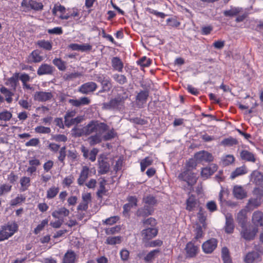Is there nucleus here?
<instances>
[{
	"label": "nucleus",
	"mask_w": 263,
	"mask_h": 263,
	"mask_svg": "<svg viewBox=\"0 0 263 263\" xmlns=\"http://www.w3.org/2000/svg\"><path fill=\"white\" fill-rule=\"evenodd\" d=\"M112 78L117 83L120 85H123L127 82V79L124 74L115 73L112 76Z\"/></svg>",
	"instance_id": "nucleus-47"
},
{
	"label": "nucleus",
	"mask_w": 263,
	"mask_h": 263,
	"mask_svg": "<svg viewBox=\"0 0 263 263\" xmlns=\"http://www.w3.org/2000/svg\"><path fill=\"white\" fill-rule=\"evenodd\" d=\"M125 99L121 95H118L115 98L111 99L108 102L103 104V108L105 109H119L124 103Z\"/></svg>",
	"instance_id": "nucleus-5"
},
{
	"label": "nucleus",
	"mask_w": 263,
	"mask_h": 263,
	"mask_svg": "<svg viewBox=\"0 0 263 263\" xmlns=\"http://www.w3.org/2000/svg\"><path fill=\"white\" fill-rule=\"evenodd\" d=\"M249 178L250 182L256 186L263 189V173L258 170H254L252 172Z\"/></svg>",
	"instance_id": "nucleus-7"
},
{
	"label": "nucleus",
	"mask_w": 263,
	"mask_h": 263,
	"mask_svg": "<svg viewBox=\"0 0 263 263\" xmlns=\"http://www.w3.org/2000/svg\"><path fill=\"white\" fill-rule=\"evenodd\" d=\"M122 242V237L120 236L108 237L105 243L109 245H115L120 244Z\"/></svg>",
	"instance_id": "nucleus-44"
},
{
	"label": "nucleus",
	"mask_w": 263,
	"mask_h": 263,
	"mask_svg": "<svg viewBox=\"0 0 263 263\" xmlns=\"http://www.w3.org/2000/svg\"><path fill=\"white\" fill-rule=\"evenodd\" d=\"M121 230V227L120 226H116L115 227H113L108 229H107L105 231L106 234L107 235H112L118 233Z\"/></svg>",
	"instance_id": "nucleus-62"
},
{
	"label": "nucleus",
	"mask_w": 263,
	"mask_h": 263,
	"mask_svg": "<svg viewBox=\"0 0 263 263\" xmlns=\"http://www.w3.org/2000/svg\"><path fill=\"white\" fill-rule=\"evenodd\" d=\"M72 134L73 136L76 137H79L83 135H85V127L83 128H79L77 127H74L71 130Z\"/></svg>",
	"instance_id": "nucleus-52"
},
{
	"label": "nucleus",
	"mask_w": 263,
	"mask_h": 263,
	"mask_svg": "<svg viewBox=\"0 0 263 263\" xmlns=\"http://www.w3.org/2000/svg\"><path fill=\"white\" fill-rule=\"evenodd\" d=\"M240 156L242 160L255 162L256 161V158L254 154L252 153L247 151V150H242L240 153Z\"/></svg>",
	"instance_id": "nucleus-30"
},
{
	"label": "nucleus",
	"mask_w": 263,
	"mask_h": 263,
	"mask_svg": "<svg viewBox=\"0 0 263 263\" xmlns=\"http://www.w3.org/2000/svg\"><path fill=\"white\" fill-rule=\"evenodd\" d=\"M105 132H100L95 135L91 136L88 138V141L91 146H93L101 142L102 140V134Z\"/></svg>",
	"instance_id": "nucleus-27"
},
{
	"label": "nucleus",
	"mask_w": 263,
	"mask_h": 263,
	"mask_svg": "<svg viewBox=\"0 0 263 263\" xmlns=\"http://www.w3.org/2000/svg\"><path fill=\"white\" fill-rule=\"evenodd\" d=\"M252 194L255 197L259 198L262 199L263 197V189L256 186L252 191Z\"/></svg>",
	"instance_id": "nucleus-58"
},
{
	"label": "nucleus",
	"mask_w": 263,
	"mask_h": 263,
	"mask_svg": "<svg viewBox=\"0 0 263 263\" xmlns=\"http://www.w3.org/2000/svg\"><path fill=\"white\" fill-rule=\"evenodd\" d=\"M76 259V254L72 250H68L64 254L62 263H74Z\"/></svg>",
	"instance_id": "nucleus-28"
},
{
	"label": "nucleus",
	"mask_w": 263,
	"mask_h": 263,
	"mask_svg": "<svg viewBox=\"0 0 263 263\" xmlns=\"http://www.w3.org/2000/svg\"><path fill=\"white\" fill-rule=\"evenodd\" d=\"M142 202L143 207L140 208L137 212L138 216L147 217L153 214L155 211V207L158 204V200L155 196L152 195H147L143 197Z\"/></svg>",
	"instance_id": "nucleus-1"
},
{
	"label": "nucleus",
	"mask_w": 263,
	"mask_h": 263,
	"mask_svg": "<svg viewBox=\"0 0 263 263\" xmlns=\"http://www.w3.org/2000/svg\"><path fill=\"white\" fill-rule=\"evenodd\" d=\"M235 160L234 157L232 155H228L222 159L223 164L224 165H229L234 162Z\"/></svg>",
	"instance_id": "nucleus-61"
},
{
	"label": "nucleus",
	"mask_w": 263,
	"mask_h": 263,
	"mask_svg": "<svg viewBox=\"0 0 263 263\" xmlns=\"http://www.w3.org/2000/svg\"><path fill=\"white\" fill-rule=\"evenodd\" d=\"M252 222L257 227H263V212L260 211H255L252 215Z\"/></svg>",
	"instance_id": "nucleus-21"
},
{
	"label": "nucleus",
	"mask_w": 263,
	"mask_h": 263,
	"mask_svg": "<svg viewBox=\"0 0 263 263\" xmlns=\"http://www.w3.org/2000/svg\"><path fill=\"white\" fill-rule=\"evenodd\" d=\"M12 189V185L8 183H4L0 185V196H3L9 193Z\"/></svg>",
	"instance_id": "nucleus-50"
},
{
	"label": "nucleus",
	"mask_w": 263,
	"mask_h": 263,
	"mask_svg": "<svg viewBox=\"0 0 263 263\" xmlns=\"http://www.w3.org/2000/svg\"><path fill=\"white\" fill-rule=\"evenodd\" d=\"M85 127V135H89L96 132H106L108 129V126L105 123L99 122L98 121H91Z\"/></svg>",
	"instance_id": "nucleus-3"
},
{
	"label": "nucleus",
	"mask_w": 263,
	"mask_h": 263,
	"mask_svg": "<svg viewBox=\"0 0 263 263\" xmlns=\"http://www.w3.org/2000/svg\"><path fill=\"white\" fill-rule=\"evenodd\" d=\"M178 178L180 181L185 182L189 186L194 185L198 180L196 173L191 170L183 169L178 175Z\"/></svg>",
	"instance_id": "nucleus-4"
},
{
	"label": "nucleus",
	"mask_w": 263,
	"mask_h": 263,
	"mask_svg": "<svg viewBox=\"0 0 263 263\" xmlns=\"http://www.w3.org/2000/svg\"><path fill=\"white\" fill-rule=\"evenodd\" d=\"M260 258L259 254L255 251L248 253L244 258L245 263H254V262Z\"/></svg>",
	"instance_id": "nucleus-32"
},
{
	"label": "nucleus",
	"mask_w": 263,
	"mask_h": 263,
	"mask_svg": "<svg viewBox=\"0 0 263 263\" xmlns=\"http://www.w3.org/2000/svg\"><path fill=\"white\" fill-rule=\"evenodd\" d=\"M158 233V230L156 228H147L141 231V235L144 241L149 240L155 237Z\"/></svg>",
	"instance_id": "nucleus-12"
},
{
	"label": "nucleus",
	"mask_w": 263,
	"mask_h": 263,
	"mask_svg": "<svg viewBox=\"0 0 263 263\" xmlns=\"http://www.w3.org/2000/svg\"><path fill=\"white\" fill-rule=\"evenodd\" d=\"M247 221L246 211L245 210H240L237 215V221L243 228Z\"/></svg>",
	"instance_id": "nucleus-40"
},
{
	"label": "nucleus",
	"mask_w": 263,
	"mask_h": 263,
	"mask_svg": "<svg viewBox=\"0 0 263 263\" xmlns=\"http://www.w3.org/2000/svg\"><path fill=\"white\" fill-rule=\"evenodd\" d=\"M60 188L58 186L52 185L50 187L46 192V198L52 199L55 198L58 194Z\"/></svg>",
	"instance_id": "nucleus-36"
},
{
	"label": "nucleus",
	"mask_w": 263,
	"mask_h": 263,
	"mask_svg": "<svg viewBox=\"0 0 263 263\" xmlns=\"http://www.w3.org/2000/svg\"><path fill=\"white\" fill-rule=\"evenodd\" d=\"M26 197L22 194L18 195L14 199L11 201V205L12 206L16 205L25 201Z\"/></svg>",
	"instance_id": "nucleus-54"
},
{
	"label": "nucleus",
	"mask_w": 263,
	"mask_h": 263,
	"mask_svg": "<svg viewBox=\"0 0 263 263\" xmlns=\"http://www.w3.org/2000/svg\"><path fill=\"white\" fill-rule=\"evenodd\" d=\"M149 95V91L148 89L140 90L137 93L135 100L136 103L138 107L143 108L144 105L146 103Z\"/></svg>",
	"instance_id": "nucleus-6"
},
{
	"label": "nucleus",
	"mask_w": 263,
	"mask_h": 263,
	"mask_svg": "<svg viewBox=\"0 0 263 263\" xmlns=\"http://www.w3.org/2000/svg\"><path fill=\"white\" fill-rule=\"evenodd\" d=\"M30 9L35 11H42L43 9L44 6L41 2H37L35 0L31 1Z\"/></svg>",
	"instance_id": "nucleus-53"
},
{
	"label": "nucleus",
	"mask_w": 263,
	"mask_h": 263,
	"mask_svg": "<svg viewBox=\"0 0 263 263\" xmlns=\"http://www.w3.org/2000/svg\"><path fill=\"white\" fill-rule=\"evenodd\" d=\"M248 173L247 168L246 166L243 165L242 166L237 167L231 174V178L234 179L236 177L245 175Z\"/></svg>",
	"instance_id": "nucleus-38"
},
{
	"label": "nucleus",
	"mask_w": 263,
	"mask_h": 263,
	"mask_svg": "<svg viewBox=\"0 0 263 263\" xmlns=\"http://www.w3.org/2000/svg\"><path fill=\"white\" fill-rule=\"evenodd\" d=\"M21 190L23 192L26 191L30 185V178L24 176L20 179Z\"/></svg>",
	"instance_id": "nucleus-43"
},
{
	"label": "nucleus",
	"mask_w": 263,
	"mask_h": 263,
	"mask_svg": "<svg viewBox=\"0 0 263 263\" xmlns=\"http://www.w3.org/2000/svg\"><path fill=\"white\" fill-rule=\"evenodd\" d=\"M119 220V217L117 216L110 217L106 219L103 221V223L107 225H112L116 223Z\"/></svg>",
	"instance_id": "nucleus-59"
},
{
	"label": "nucleus",
	"mask_w": 263,
	"mask_h": 263,
	"mask_svg": "<svg viewBox=\"0 0 263 263\" xmlns=\"http://www.w3.org/2000/svg\"><path fill=\"white\" fill-rule=\"evenodd\" d=\"M143 223L145 226H151V228H155L157 224L156 220L153 217L148 218L143 220Z\"/></svg>",
	"instance_id": "nucleus-60"
},
{
	"label": "nucleus",
	"mask_w": 263,
	"mask_h": 263,
	"mask_svg": "<svg viewBox=\"0 0 263 263\" xmlns=\"http://www.w3.org/2000/svg\"><path fill=\"white\" fill-rule=\"evenodd\" d=\"M0 91L5 96V100L8 103H11L12 102V97L14 96V93L13 92L4 86L0 88Z\"/></svg>",
	"instance_id": "nucleus-37"
},
{
	"label": "nucleus",
	"mask_w": 263,
	"mask_h": 263,
	"mask_svg": "<svg viewBox=\"0 0 263 263\" xmlns=\"http://www.w3.org/2000/svg\"><path fill=\"white\" fill-rule=\"evenodd\" d=\"M233 194L237 199H242L247 196V192L244 188L240 185H235L233 187Z\"/></svg>",
	"instance_id": "nucleus-20"
},
{
	"label": "nucleus",
	"mask_w": 263,
	"mask_h": 263,
	"mask_svg": "<svg viewBox=\"0 0 263 263\" xmlns=\"http://www.w3.org/2000/svg\"><path fill=\"white\" fill-rule=\"evenodd\" d=\"M18 229V224L14 221L8 222L0 228V241H3L12 237Z\"/></svg>",
	"instance_id": "nucleus-2"
},
{
	"label": "nucleus",
	"mask_w": 263,
	"mask_h": 263,
	"mask_svg": "<svg viewBox=\"0 0 263 263\" xmlns=\"http://www.w3.org/2000/svg\"><path fill=\"white\" fill-rule=\"evenodd\" d=\"M99 162V173L100 174H105L109 171L110 165L106 159L98 160Z\"/></svg>",
	"instance_id": "nucleus-29"
},
{
	"label": "nucleus",
	"mask_w": 263,
	"mask_h": 263,
	"mask_svg": "<svg viewBox=\"0 0 263 263\" xmlns=\"http://www.w3.org/2000/svg\"><path fill=\"white\" fill-rule=\"evenodd\" d=\"M48 222L49 220L47 218L43 220L34 229L33 233L36 235L39 234L41 231L44 230L45 227L48 224Z\"/></svg>",
	"instance_id": "nucleus-49"
},
{
	"label": "nucleus",
	"mask_w": 263,
	"mask_h": 263,
	"mask_svg": "<svg viewBox=\"0 0 263 263\" xmlns=\"http://www.w3.org/2000/svg\"><path fill=\"white\" fill-rule=\"evenodd\" d=\"M240 11V8L231 6L230 9L224 11L223 14L226 17H233L237 15Z\"/></svg>",
	"instance_id": "nucleus-42"
},
{
	"label": "nucleus",
	"mask_w": 263,
	"mask_h": 263,
	"mask_svg": "<svg viewBox=\"0 0 263 263\" xmlns=\"http://www.w3.org/2000/svg\"><path fill=\"white\" fill-rule=\"evenodd\" d=\"M102 88L99 91L98 93H103L109 92L112 87L111 83V80L109 77L106 78V79L102 83H101Z\"/></svg>",
	"instance_id": "nucleus-35"
},
{
	"label": "nucleus",
	"mask_w": 263,
	"mask_h": 263,
	"mask_svg": "<svg viewBox=\"0 0 263 263\" xmlns=\"http://www.w3.org/2000/svg\"><path fill=\"white\" fill-rule=\"evenodd\" d=\"M107 184V181L104 178H101V180L99 182V187L96 193L98 199H102L104 195L106 194L108 190L106 189V185Z\"/></svg>",
	"instance_id": "nucleus-24"
},
{
	"label": "nucleus",
	"mask_w": 263,
	"mask_h": 263,
	"mask_svg": "<svg viewBox=\"0 0 263 263\" xmlns=\"http://www.w3.org/2000/svg\"><path fill=\"white\" fill-rule=\"evenodd\" d=\"M52 63L60 71H65L66 69V62L61 58H55L52 60Z\"/></svg>",
	"instance_id": "nucleus-39"
},
{
	"label": "nucleus",
	"mask_w": 263,
	"mask_h": 263,
	"mask_svg": "<svg viewBox=\"0 0 263 263\" xmlns=\"http://www.w3.org/2000/svg\"><path fill=\"white\" fill-rule=\"evenodd\" d=\"M34 131L37 134H50L51 129L49 127H45L43 126H37L34 128Z\"/></svg>",
	"instance_id": "nucleus-55"
},
{
	"label": "nucleus",
	"mask_w": 263,
	"mask_h": 263,
	"mask_svg": "<svg viewBox=\"0 0 263 263\" xmlns=\"http://www.w3.org/2000/svg\"><path fill=\"white\" fill-rule=\"evenodd\" d=\"M19 74L18 72L14 73L13 76L7 80L6 84L9 85L14 90H15L18 84Z\"/></svg>",
	"instance_id": "nucleus-33"
},
{
	"label": "nucleus",
	"mask_w": 263,
	"mask_h": 263,
	"mask_svg": "<svg viewBox=\"0 0 263 263\" xmlns=\"http://www.w3.org/2000/svg\"><path fill=\"white\" fill-rule=\"evenodd\" d=\"M12 117V114L8 110H5L0 112V120L6 122L8 121L11 119Z\"/></svg>",
	"instance_id": "nucleus-57"
},
{
	"label": "nucleus",
	"mask_w": 263,
	"mask_h": 263,
	"mask_svg": "<svg viewBox=\"0 0 263 263\" xmlns=\"http://www.w3.org/2000/svg\"><path fill=\"white\" fill-rule=\"evenodd\" d=\"M90 174L91 170L89 167L86 165L83 166L77 180L78 184L80 186L83 185L88 177L91 176Z\"/></svg>",
	"instance_id": "nucleus-13"
},
{
	"label": "nucleus",
	"mask_w": 263,
	"mask_h": 263,
	"mask_svg": "<svg viewBox=\"0 0 263 263\" xmlns=\"http://www.w3.org/2000/svg\"><path fill=\"white\" fill-rule=\"evenodd\" d=\"M137 63L138 65L143 67H147L151 65L152 60L144 56L137 61Z\"/></svg>",
	"instance_id": "nucleus-48"
},
{
	"label": "nucleus",
	"mask_w": 263,
	"mask_h": 263,
	"mask_svg": "<svg viewBox=\"0 0 263 263\" xmlns=\"http://www.w3.org/2000/svg\"><path fill=\"white\" fill-rule=\"evenodd\" d=\"M53 97L51 92L36 91L34 95V99L39 102H46L50 100Z\"/></svg>",
	"instance_id": "nucleus-17"
},
{
	"label": "nucleus",
	"mask_w": 263,
	"mask_h": 263,
	"mask_svg": "<svg viewBox=\"0 0 263 263\" xmlns=\"http://www.w3.org/2000/svg\"><path fill=\"white\" fill-rule=\"evenodd\" d=\"M58 160L61 163H64V161L66 157V147L64 146L60 148L58 151Z\"/></svg>",
	"instance_id": "nucleus-51"
},
{
	"label": "nucleus",
	"mask_w": 263,
	"mask_h": 263,
	"mask_svg": "<svg viewBox=\"0 0 263 263\" xmlns=\"http://www.w3.org/2000/svg\"><path fill=\"white\" fill-rule=\"evenodd\" d=\"M217 244L218 241L216 239H209L202 245V251L205 254H211L216 249Z\"/></svg>",
	"instance_id": "nucleus-8"
},
{
	"label": "nucleus",
	"mask_w": 263,
	"mask_h": 263,
	"mask_svg": "<svg viewBox=\"0 0 263 263\" xmlns=\"http://www.w3.org/2000/svg\"><path fill=\"white\" fill-rule=\"evenodd\" d=\"M111 64L114 70L120 72H122L124 64L121 60L119 57H113L111 60Z\"/></svg>",
	"instance_id": "nucleus-25"
},
{
	"label": "nucleus",
	"mask_w": 263,
	"mask_h": 263,
	"mask_svg": "<svg viewBox=\"0 0 263 263\" xmlns=\"http://www.w3.org/2000/svg\"><path fill=\"white\" fill-rule=\"evenodd\" d=\"M153 162V159L149 157H146L142 159L140 162L141 171L144 172L146 167L152 164Z\"/></svg>",
	"instance_id": "nucleus-46"
},
{
	"label": "nucleus",
	"mask_w": 263,
	"mask_h": 263,
	"mask_svg": "<svg viewBox=\"0 0 263 263\" xmlns=\"http://www.w3.org/2000/svg\"><path fill=\"white\" fill-rule=\"evenodd\" d=\"M218 169V166L216 164H211L209 166L202 168L201 171L202 178L207 179L212 175Z\"/></svg>",
	"instance_id": "nucleus-15"
},
{
	"label": "nucleus",
	"mask_w": 263,
	"mask_h": 263,
	"mask_svg": "<svg viewBox=\"0 0 263 263\" xmlns=\"http://www.w3.org/2000/svg\"><path fill=\"white\" fill-rule=\"evenodd\" d=\"M194 158L198 163L202 162H210L214 160V157L212 154L205 151L197 152L194 154Z\"/></svg>",
	"instance_id": "nucleus-9"
},
{
	"label": "nucleus",
	"mask_w": 263,
	"mask_h": 263,
	"mask_svg": "<svg viewBox=\"0 0 263 263\" xmlns=\"http://www.w3.org/2000/svg\"><path fill=\"white\" fill-rule=\"evenodd\" d=\"M238 144L237 140L232 137L223 139L220 143L221 145L224 146H233Z\"/></svg>",
	"instance_id": "nucleus-41"
},
{
	"label": "nucleus",
	"mask_w": 263,
	"mask_h": 263,
	"mask_svg": "<svg viewBox=\"0 0 263 263\" xmlns=\"http://www.w3.org/2000/svg\"><path fill=\"white\" fill-rule=\"evenodd\" d=\"M35 44L39 48L47 51H50L52 48V43L51 41H46L45 40H38Z\"/></svg>",
	"instance_id": "nucleus-31"
},
{
	"label": "nucleus",
	"mask_w": 263,
	"mask_h": 263,
	"mask_svg": "<svg viewBox=\"0 0 263 263\" xmlns=\"http://www.w3.org/2000/svg\"><path fill=\"white\" fill-rule=\"evenodd\" d=\"M74 177L72 175L66 176L62 181V184L66 187H69L73 182Z\"/></svg>",
	"instance_id": "nucleus-63"
},
{
	"label": "nucleus",
	"mask_w": 263,
	"mask_h": 263,
	"mask_svg": "<svg viewBox=\"0 0 263 263\" xmlns=\"http://www.w3.org/2000/svg\"><path fill=\"white\" fill-rule=\"evenodd\" d=\"M262 202V200L257 197L250 198L247 203L246 208L248 211H252L259 207Z\"/></svg>",
	"instance_id": "nucleus-18"
},
{
	"label": "nucleus",
	"mask_w": 263,
	"mask_h": 263,
	"mask_svg": "<svg viewBox=\"0 0 263 263\" xmlns=\"http://www.w3.org/2000/svg\"><path fill=\"white\" fill-rule=\"evenodd\" d=\"M159 250L155 249L149 252L144 257V260L145 262H148L153 260L156 254L159 252Z\"/></svg>",
	"instance_id": "nucleus-56"
},
{
	"label": "nucleus",
	"mask_w": 263,
	"mask_h": 263,
	"mask_svg": "<svg viewBox=\"0 0 263 263\" xmlns=\"http://www.w3.org/2000/svg\"><path fill=\"white\" fill-rule=\"evenodd\" d=\"M257 232V229L254 228H243L240 232L241 237L245 240L250 241L254 239L256 234Z\"/></svg>",
	"instance_id": "nucleus-16"
},
{
	"label": "nucleus",
	"mask_w": 263,
	"mask_h": 263,
	"mask_svg": "<svg viewBox=\"0 0 263 263\" xmlns=\"http://www.w3.org/2000/svg\"><path fill=\"white\" fill-rule=\"evenodd\" d=\"M43 59V57L40 55V51L39 50H34L28 55L27 62L28 63H40Z\"/></svg>",
	"instance_id": "nucleus-22"
},
{
	"label": "nucleus",
	"mask_w": 263,
	"mask_h": 263,
	"mask_svg": "<svg viewBox=\"0 0 263 263\" xmlns=\"http://www.w3.org/2000/svg\"><path fill=\"white\" fill-rule=\"evenodd\" d=\"M198 163V162L194 157L193 158H190L186 161L184 168L193 171V170L196 169Z\"/></svg>",
	"instance_id": "nucleus-45"
},
{
	"label": "nucleus",
	"mask_w": 263,
	"mask_h": 263,
	"mask_svg": "<svg viewBox=\"0 0 263 263\" xmlns=\"http://www.w3.org/2000/svg\"><path fill=\"white\" fill-rule=\"evenodd\" d=\"M235 226L234 220L232 215H227L226 217V223L224 227L225 232L227 234H232L234 232Z\"/></svg>",
	"instance_id": "nucleus-23"
},
{
	"label": "nucleus",
	"mask_w": 263,
	"mask_h": 263,
	"mask_svg": "<svg viewBox=\"0 0 263 263\" xmlns=\"http://www.w3.org/2000/svg\"><path fill=\"white\" fill-rule=\"evenodd\" d=\"M198 201L196 196L194 195H191L187 199L186 201V209L189 211H192L197 205Z\"/></svg>",
	"instance_id": "nucleus-26"
},
{
	"label": "nucleus",
	"mask_w": 263,
	"mask_h": 263,
	"mask_svg": "<svg viewBox=\"0 0 263 263\" xmlns=\"http://www.w3.org/2000/svg\"><path fill=\"white\" fill-rule=\"evenodd\" d=\"M98 88V85L96 83L90 81L85 83L81 85L78 89L79 92L82 94L87 95L93 92Z\"/></svg>",
	"instance_id": "nucleus-10"
},
{
	"label": "nucleus",
	"mask_w": 263,
	"mask_h": 263,
	"mask_svg": "<svg viewBox=\"0 0 263 263\" xmlns=\"http://www.w3.org/2000/svg\"><path fill=\"white\" fill-rule=\"evenodd\" d=\"M90 100L86 97L80 98L79 99H69L68 102L73 106L79 107L83 105H87L90 103Z\"/></svg>",
	"instance_id": "nucleus-19"
},
{
	"label": "nucleus",
	"mask_w": 263,
	"mask_h": 263,
	"mask_svg": "<svg viewBox=\"0 0 263 263\" xmlns=\"http://www.w3.org/2000/svg\"><path fill=\"white\" fill-rule=\"evenodd\" d=\"M115 136L116 133L115 132L114 130L112 129L111 130H110L107 133H106L103 136H102V138L105 141H108L115 138Z\"/></svg>",
	"instance_id": "nucleus-64"
},
{
	"label": "nucleus",
	"mask_w": 263,
	"mask_h": 263,
	"mask_svg": "<svg viewBox=\"0 0 263 263\" xmlns=\"http://www.w3.org/2000/svg\"><path fill=\"white\" fill-rule=\"evenodd\" d=\"M194 241L187 242L186 245L185 250L186 252V257H195L199 252V246L195 245Z\"/></svg>",
	"instance_id": "nucleus-11"
},
{
	"label": "nucleus",
	"mask_w": 263,
	"mask_h": 263,
	"mask_svg": "<svg viewBox=\"0 0 263 263\" xmlns=\"http://www.w3.org/2000/svg\"><path fill=\"white\" fill-rule=\"evenodd\" d=\"M69 211L65 207H61L57 210H55L52 213V216L55 218L59 219L60 216L67 217L69 214Z\"/></svg>",
	"instance_id": "nucleus-34"
},
{
	"label": "nucleus",
	"mask_w": 263,
	"mask_h": 263,
	"mask_svg": "<svg viewBox=\"0 0 263 263\" xmlns=\"http://www.w3.org/2000/svg\"><path fill=\"white\" fill-rule=\"evenodd\" d=\"M55 68L51 65L43 63L38 68L37 74L39 76L52 75Z\"/></svg>",
	"instance_id": "nucleus-14"
}]
</instances>
